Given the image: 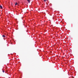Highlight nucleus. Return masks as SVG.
<instances>
[{
  "label": "nucleus",
  "mask_w": 78,
  "mask_h": 78,
  "mask_svg": "<svg viewBox=\"0 0 78 78\" xmlns=\"http://www.w3.org/2000/svg\"><path fill=\"white\" fill-rule=\"evenodd\" d=\"M0 8L1 9H2V8H3L2 7V5H0Z\"/></svg>",
  "instance_id": "nucleus-1"
},
{
  "label": "nucleus",
  "mask_w": 78,
  "mask_h": 78,
  "mask_svg": "<svg viewBox=\"0 0 78 78\" xmlns=\"http://www.w3.org/2000/svg\"><path fill=\"white\" fill-rule=\"evenodd\" d=\"M17 5V2H16V3H15V5Z\"/></svg>",
  "instance_id": "nucleus-4"
},
{
  "label": "nucleus",
  "mask_w": 78,
  "mask_h": 78,
  "mask_svg": "<svg viewBox=\"0 0 78 78\" xmlns=\"http://www.w3.org/2000/svg\"><path fill=\"white\" fill-rule=\"evenodd\" d=\"M2 37H5V36L3 35L2 36Z\"/></svg>",
  "instance_id": "nucleus-3"
},
{
  "label": "nucleus",
  "mask_w": 78,
  "mask_h": 78,
  "mask_svg": "<svg viewBox=\"0 0 78 78\" xmlns=\"http://www.w3.org/2000/svg\"><path fill=\"white\" fill-rule=\"evenodd\" d=\"M2 72H3V73H4V72H5V71L3 70L2 71Z\"/></svg>",
  "instance_id": "nucleus-5"
},
{
  "label": "nucleus",
  "mask_w": 78,
  "mask_h": 78,
  "mask_svg": "<svg viewBox=\"0 0 78 78\" xmlns=\"http://www.w3.org/2000/svg\"><path fill=\"white\" fill-rule=\"evenodd\" d=\"M44 2H45V1H46V0H44Z\"/></svg>",
  "instance_id": "nucleus-6"
},
{
  "label": "nucleus",
  "mask_w": 78,
  "mask_h": 78,
  "mask_svg": "<svg viewBox=\"0 0 78 78\" xmlns=\"http://www.w3.org/2000/svg\"><path fill=\"white\" fill-rule=\"evenodd\" d=\"M27 1H28V3H30V0H28Z\"/></svg>",
  "instance_id": "nucleus-2"
}]
</instances>
